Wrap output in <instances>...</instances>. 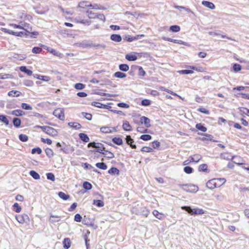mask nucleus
<instances>
[{
	"label": "nucleus",
	"instance_id": "nucleus-58",
	"mask_svg": "<svg viewBox=\"0 0 249 249\" xmlns=\"http://www.w3.org/2000/svg\"><path fill=\"white\" fill-rule=\"evenodd\" d=\"M197 110L200 112L204 113L207 115H209L210 114V111L204 107L199 108Z\"/></svg>",
	"mask_w": 249,
	"mask_h": 249
},
{
	"label": "nucleus",
	"instance_id": "nucleus-21",
	"mask_svg": "<svg viewBox=\"0 0 249 249\" xmlns=\"http://www.w3.org/2000/svg\"><path fill=\"white\" fill-rule=\"evenodd\" d=\"M46 155L49 158H52L54 156L53 150L50 148H47L45 150Z\"/></svg>",
	"mask_w": 249,
	"mask_h": 249
},
{
	"label": "nucleus",
	"instance_id": "nucleus-2",
	"mask_svg": "<svg viewBox=\"0 0 249 249\" xmlns=\"http://www.w3.org/2000/svg\"><path fill=\"white\" fill-rule=\"evenodd\" d=\"M226 182L224 178H213L209 180L206 183V186L210 189H213L215 188L220 187Z\"/></svg>",
	"mask_w": 249,
	"mask_h": 249
},
{
	"label": "nucleus",
	"instance_id": "nucleus-4",
	"mask_svg": "<svg viewBox=\"0 0 249 249\" xmlns=\"http://www.w3.org/2000/svg\"><path fill=\"white\" fill-rule=\"evenodd\" d=\"M77 7L82 9H85L87 10L90 9H99L100 7L96 4H92L89 1H81L78 3Z\"/></svg>",
	"mask_w": 249,
	"mask_h": 249
},
{
	"label": "nucleus",
	"instance_id": "nucleus-9",
	"mask_svg": "<svg viewBox=\"0 0 249 249\" xmlns=\"http://www.w3.org/2000/svg\"><path fill=\"white\" fill-rule=\"evenodd\" d=\"M140 123L141 124H144L146 128H149L151 127L150 120L145 116H142L141 117Z\"/></svg>",
	"mask_w": 249,
	"mask_h": 249
},
{
	"label": "nucleus",
	"instance_id": "nucleus-6",
	"mask_svg": "<svg viewBox=\"0 0 249 249\" xmlns=\"http://www.w3.org/2000/svg\"><path fill=\"white\" fill-rule=\"evenodd\" d=\"M16 219L21 224L27 223L30 220L28 215L25 213L17 215Z\"/></svg>",
	"mask_w": 249,
	"mask_h": 249
},
{
	"label": "nucleus",
	"instance_id": "nucleus-44",
	"mask_svg": "<svg viewBox=\"0 0 249 249\" xmlns=\"http://www.w3.org/2000/svg\"><path fill=\"white\" fill-rule=\"evenodd\" d=\"M74 88L78 90L83 89L85 88V85L82 83H76L74 85Z\"/></svg>",
	"mask_w": 249,
	"mask_h": 249
},
{
	"label": "nucleus",
	"instance_id": "nucleus-35",
	"mask_svg": "<svg viewBox=\"0 0 249 249\" xmlns=\"http://www.w3.org/2000/svg\"><path fill=\"white\" fill-rule=\"evenodd\" d=\"M196 127L197 129L202 132H206L207 131V128L200 123L197 124L196 125Z\"/></svg>",
	"mask_w": 249,
	"mask_h": 249
},
{
	"label": "nucleus",
	"instance_id": "nucleus-7",
	"mask_svg": "<svg viewBox=\"0 0 249 249\" xmlns=\"http://www.w3.org/2000/svg\"><path fill=\"white\" fill-rule=\"evenodd\" d=\"M53 115L61 120H64L65 119V114L63 109L57 108L53 112Z\"/></svg>",
	"mask_w": 249,
	"mask_h": 249
},
{
	"label": "nucleus",
	"instance_id": "nucleus-13",
	"mask_svg": "<svg viewBox=\"0 0 249 249\" xmlns=\"http://www.w3.org/2000/svg\"><path fill=\"white\" fill-rule=\"evenodd\" d=\"M221 158L226 160H232L235 156H232L229 153H223L220 155Z\"/></svg>",
	"mask_w": 249,
	"mask_h": 249
},
{
	"label": "nucleus",
	"instance_id": "nucleus-62",
	"mask_svg": "<svg viewBox=\"0 0 249 249\" xmlns=\"http://www.w3.org/2000/svg\"><path fill=\"white\" fill-rule=\"evenodd\" d=\"M160 143L157 141H155L152 142V145L155 149L158 148L160 146Z\"/></svg>",
	"mask_w": 249,
	"mask_h": 249
},
{
	"label": "nucleus",
	"instance_id": "nucleus-46",
	"mask_svg": "<svg viewBox=\"0 0 249 249\" xmlns=\"http://www.w3.org/2000/svg\"><path fill=\"white\" fill-rule=\"evenodd\" d=\"M194 214H202L204 213V211L202 209H194Z\"/></svg>",
	"mask_w": 249,
	"mask_h": 249
},
{
	"label": "nucleus",
	"instance_id": "nucleus-51",
	"mask_svg": "<svg viewBox=\"0 0 249 249\" xmlns=\"http://www.w3.org/2000/svg\"><path fill=\"white\" fill-rule=\"evenodd\" d=\"M183 170L186 174H191L193 172V169L190 166H185Z\"/></svg>",
	"mask_w": 249,
	"mask_h": 249
},
{
	"label": "nucleus",
	"instance_id": "nucleus-1",
	"mask_svg": "<svg viewBox=\"0 0 249 249\" xmlns=\"http://www.w3.org/2000/svg\"><path fill=\"white\" fill-rule=\"evenodd\" d=\"M93 9H88L86 13L80 15L78 17L77 22L85 25H89L91 21V19H96L100 20L102 22L105 20V17L103 14H98L92 11Z\"/></svg>",
	"mask_w": 249,
	"mask_h": 249
},
{
	"label": "nucleus",
	"instance_id": "nucleus-36",
	"mask_svg": "<svg viewBox=\"0 0 249 249\" xmlns=\"http://www.w3.org/2000/svg\"><path fill=\"white\" fill-rule=\"evenodd\" d=\"M30 175L35 179H38L40 178L39 175L34 170H31L30 172Z\"/></svg>",
	"mask_w": 249,
	"mask_h": 249
},
{
	"label": "nucleus",
	"instance_id": "nucleus-10",
	"mask_svg": "<svg viewBox=\"0 0 249 249\" xmlns=\"http://www.w3.org/2000/svg\"><path fill=\"white\" fill-rule=\"evenodd\" d=\"M139 36H143V35H138L137 36H131L129 35H125L124 37V40H126L128 42H132L133 41L138 40L139 39Z\"/></svg>",
	"mask_w": 249,
	"mask_h": 249
},
{
	"label": "nucleus",
	"instance_id": "nucleus-12",
	"mask_svg": "<svg viewBox=\"0 0 249 249\" xmlns=\"http://www.w3.org/2000/svg\"><path fill=\"white\" fill-rule=\"evenodd\" d=\"M96 146V147H95L94 148H95L97 149V152H98L100 153H102L103 154H105L104 152L106 151L105 150V148L104 147L103 144L100 143H97Z\"/></svg>",
	"mask_w": 249,
	"mask_h": 249
},
{
	"label": "nucleus",
	"instance_id": "nucleus-50",
	"mask_svg": "<svg viewBox=\"0 0 249 249\" xmlns=\"http://www.w3.org/2000/svg\"><path fill=\"white\" fill-rule=\"evenodd\" d=\"M42 51V48L38 47H35L32 49V52L34 53H39Z\"/></svg>",
	"mask_w": 249,
	"mask_h": 249
},
{
	"label": "nucleus",
	"instance_id": "nucleus-19",
	"mask_svg": "<svg viewBox=\"0 0 249 249\" xmlns=\"http://www.w3.org/2000/svg\"><path fill=\"white\" fill-rule=\"evenodd\" d=\"M80 139L84 142H89V138L88 135L85 133H81L79 135Z\"/></svg>",
	"mask_w": 249,
	"mask_h": 249
},
{
	"label": "nucleus",
	"instance_id": "nucleus-60",
	"mask_svg": "<svg viewBox=\"0 0 249 249\" xmlns=\"http://www.w3.org/2000/svg\"><path fill=\"white\" fill-rule=\"evenodd\" d=\"M151 104V101L148 99H143L142 101L141 104L144 106H149Z\"/></svg>",
	"mask_w": 249,
	"mask_h": 249
},
{
	"label": "nucleus",
	"instance_id": "nucleus-30",
	"mask_svg": "<svg viewBox=\"0 0 249 249\" xmlns=\"http://www.w3.org/2000/svg\"><path fill=\"white\" fill-rule=\"evenodd\" d=\"M120 171L116 167H112L110 168V175H119Z\"/></svg>",
	"mask_w": 249,
	"mask_h": 249
},
{
	"label": "nucleus",
	"instance_id": "nucleus-43",
	"mask_svg": "<svg viewBox=\"0 0 249 249\" xmlns=\"http://www.w3.org/2000/svg\"><path fill=\"white\" fill-rule=\"evenodd\" d=\"M96 166L101 169H106L107 166L104 162H98L96 164Z\"/></svg>",
	"mask_w": 249,
	"mask_h": 249
},
{
	"label": "nucleus",
	"instance_id": "nucleus-29",
	"mask_svg": "<svg viewBox=\"0 0 249 249\" xmlns=\"http://www.w3.org/2000/svg\"><path fill=\"white\" fill-rule=\"evenodd\" d=\"M13 123L15 127H19L21 124V120L18 118H15L13 119Z\"/></svg>",
	"mask_w": 249,
	"mask_h": 249
},
{
	"label": "nucleus",
	"instance_id": "nucleus-33",
	"mask_svg": "<svg viewBox=\"0 0 249 249\" xmlns=\"http://www.w3.org/2000/svg\"><path fill=\"white\" fill-rule=\"evenodd\" d=\"M181 209L186 212L189 214L193 215L194 214V209H192L190 206H182Z\"/></svg>",
	"mask_w": 249,
	"mask_h": 249
},
{
	"label": "nucleus",
	"instance_id": "nucleus-18",
	"mask_svg": "<svg viewBox=\"0 0 249 249\" xmlns=\"http://www.w3.org/2000/svg\"><path fill=\"white\" fill-rule=\"evenodd\" d=\"M202 4L211 9H214L215 8L214 4L208 1H203Z\"/></svg>",
	"mask_w": 249,
	"mask_h": 249
},
{
	"label": "nucleus",
	"instance_id": "nucleus-11",
	"mask_svg": "<svg viewBox=\"0 0 249 249\" xmlns=\"http://www.w3.org/2000/svg\"><path fill=\"white\" fill-rule=\"evenodd\" d=\"M126 142L127 143V144L129 145L130 146L132 149H136V145L135 144H133L132 143L134 142V140L132 139L130 136L128 135L125 138Z\"/></svg>",
	"mask_w": 249,
	"mask_h": 249
},
{
	"label": "nucleus",
	"instance_id": "nucleus-54",
	"mask_svg": "<svg viewBox=\"0 0 249 249\" xmlns=\"http://www.w3.org/2000/svg\"><path fill=\"white\" fill-rule=\"evenodd\" d=\"M141 151L142 152H152L153 151V150L152 148H151L150 147L143 146L141 149Z\"/></svg>",
	"mask_w": 249,
	"mask_h": 249
},
{
	"label": "nucleus",
	"instance_id": "nucleus-17",
	"mask_svg": "<svg viewBox=\"0 0 249 249\" xmlns=\"http://www.w3.org/2000/svg\"><path fill=\"white\" fill-rule=\"evenodd\" d=\"M7 94L10 97H18L21 93L20 91L13 90L8 92Z\"/></svg>",
	"mask_w": 249,
	"mask_h": 249
},
{
	"label": "nucleus",
	"instance_id": "nucleus-28",
	"mask_svg": "<svg viewBox=\"0 0 249 249\" xmlns=\"http://www.w3.org/2000/svg\"><path fill=\"white\" fill-rule=\"evenodd\" d=\"M114 76L116 78H124L126 76V75L125 73L124 72L121 71H117L114 73Z\"/></svg>",
	"mask_w": 249,
	"mask_h": 249
},
{
	"label": "nucleus",
	"instance_id": "nucleus-26",
	"mask_svg": "<svg viewBox=\"0 0 249 249\" xmlns=\"http://www.w3.org/2000/svg\"><path fill=\"white\" fill-rule=\"evenodd\" d=\"M58 196L64 200H67L69 199L70 196L69 195H67L63 192H60L58 194Z\"/></svg>",
	"mask_w": 249,
	"mask_h": 249
},
{
	"label": "nucleus",
	"instance_id": "nucleus-5",
	"mask_svg": "<svg viewBox=\"0 0 249 249\" xmlns=\"http://www.w3.org/2000/svg\"><path fill=\"white\" fill-rule=\"evenodd\" d=\"M178 186L183 190L189 193H196L198 190V187L197 186L192 184H179Z\"/></svg>",
	"mask_w": 249,
	"mask_h": 249
},
{
	"label": "nucleus",
	"instance_id": "nucleus-55",
	"mask_svg": "<svg viewBox=\"0 0 249 249\" xmlns=\"http://www.w3.org/2000/svg\"><path fill=\"white\" fill-rule=\"evenodd\" d=\"M92 105L95 106L96 107H100V108H102V107L105 108L107 106V105H103V104H100V103L96 102H93L92 103Z\"/></svg>",
	"mask_w": 249,
	"mask_h": 249
},
{
	"label": "nucleus",
	"instance_id": "nucleus-38",
	"mask_svg": "<svg viewBox=\"0 0 249 249\" xmlns=\"http://www.w3.org/2000/svg\"><path fill=\"white\" fill-rule=\"evenodd\" d=\"M0 121L6 125L9 124V121L5 115H0Z\"/></svg>",
	"mask_w": 249,
	"mask_h": 249
},
{
	"label": "nucleus",
	"instance_id": "nucleus-24",
	"mask_svg": "<svg viewBox=\"0 0 249 249\" xmlns=\"http://www.w3.org/2000/svg\"><path fill=\"white\" fill-rule=\"evenodd\" d=\"M123 128L125 131H131V126L127 121H125L123 124Z\"/></svg>",
	"mask_w": 249,
	"mask_h": 249
},
{
	"label": "nucleus",
	"instance_id": "nucleus-37",
	"mask_svg": "<svg viewBox=\"0 0 249 249\" xmlns=\"http://www.w3.org/2000/svg\"><path fill=\"white\" fill-rule=\"evenodd\" d=\"M180 28L178 25H172L171 26L169 30L173 32H178L180 31Z\"/></svg>",
	"mask_w": 249,
	"mask_h": 249
},
{
	"label": "nucleus",
	"instance_id": "nucleus-48",
	"mask_svg": "<svg viewBox=\"0 0 249 249\" xmlns=\"http://www.w3.org/2000/svg\"><path fill=\"white\" fill-rule=\"evenodd\" d=\"M201 159V156L199 154H195L193 156V161L197 162Z\"/></svg>",
	"mask_w": 249,
	"mask_h": 249
},
{
	"label": "nucleus",
	"instance_id": "nucleus-40",
	"mask_svg": "<svg viewBox=\"0 0 249 249\" xmlns=\"http://www.w3.org/2000/svg\"><path fill=\"white\" fill-rule=\"evenodd\" d=\"M178 72L180 74H188L193 73L194 71L193 70H183L178 71Z\"/></svg>",
	"mask_w": 249,
	"mask_h": 249
},
{
	"label": "nucleus",
	"instance_id": "nucleus-49",
	"mask_svg": "<svg viewBox=\"0 0 249 249\" xmlns=\"http://www.w3.org/2000/svg\"><path fill=\"white\" fill-rule=\"evenodd\" d=\"M83 187L84 189L89 190L91 189L92 185L89 182L86 181L83 183Z\"/></svg>",
	"mask_w": 249,
	"mask_h": 249
},
{
	"label": "nucleus",
	"instance_id": "nucleus-39",
	"mask_svg": "<svg viewBox=\"0 0 249 249\" xmlns=\"http://www.w3.org/2000/svg\"><path fill=\"white\" fill-rule=\"evenodd\" d=\"M141 140L147 141L152 139V136L149 134H143L140 136V138Z\"/></svg>",
	"mask_w": 249,
	"mask_h": 249
},
{
	"label": "nucleus",
	"instance_id": "nucleus-16",
	"mask_svg": "<svg viewBox=\"0 0 249 249\" xmlns=\"http://www.w3.org/2000/svg\"><path fill=\"white\" fill-rule=\"evenodd\" d=\"M63 247L65 249H68L71 245V241L69 238H66L63 241Z\"/></svg>",
	"mask_w": 249,
	"mask_h": 249
},
{
	"label": "nucleus",
	"instance_id": "nucleus-8",
	"mask_svg": "<svg viewBox=\"0 0 249 249\" xmlns=\"http://www.w3.org/2000/svg\"><path fill=\"white\" fill-rule=\"evenodd\" d=\"M2 31H3L5 33L17 36H22L24 35V33L22 32H14L12 30H10L6 28H3Z\"/></svg>",
	"mask_w": 249,
	"mask_h": 249
},
{
	"label": "nucleus",
	"instance_id": "nucleus-27",
	"mask_svg": "<svg viewBox=\"0 0 249 249\" xmlns=\"http://www.w3.org/2000/svg\"><path fill=\"white\" fill-rule=\"evenodd\" d=\"M36 77L37 79L41 80L42 81L48 82L50 80L51 78L49 76H44V75H36Z\"/></svg>",
	"mask_w": 249,
	"mask_h": 249
},
{
	"label": "nucleus",
	"instance_id": "nucleus-64",
	"mask_svg": "<svg viewBox=\"0 0 249 249\" xmlns=\"http://www.w3.org/2000/svg\"><path fill=\"white\" fill-rule=\"evenodd\" d=\"M139 75L143 76L145 75V72L142 67H139Z\"/></svg>",
	"mask_w": 249,
	"mask_h": 249
},
{
	"label": "nucleus",
	"instance_id": "nucleus-14",
	"mask_svg": "<svg viewBox=\"0 0 249 249\" xmlns=\"http://www.w3.org/2000/svg\"><path fill=\"white\" fill-rule=\"evenodd\" d=\"M110 39L115 42H119L122 40V38L120 35L112 34L110 37Z\"/></svg>",
	"mask_w": 249,
	"mask_h": 249
},
{
	"label": "nucleus",
	"instance_id": "nucleus-42",
	"mask_svg": "<svg viewBox=\"0 0 249 249\" xmlns=\"http://www.w3.org/2000/svg\"><path fill=\"white\" fill-rule=\"evenodd\" d=\"M232 69L234 72H237L241 70V66L238 64H234L232 66Z\"/></svg>",
	"mask_w": 249,
	"mask_h": 249
},
{
	"label": "nucleus",
	"instance_id": "nucleus-41",
	"mask_svg": "<svg viewBox=\"0 0 249 249\" xmlns=\"http://www.w3.org/2000/svg\"><path fill=\"white\" fill-rule=\"evenodd\" d=\"M208 166L206 164H202L199 165L198 171L200 172H207L208 170Z\"/></svg>",
	"mask_w": 249,
	"mask_h": 249
},
{
	"label": "nucleus",
	"instance_id": "nucleus-3",
	"mask_svg": "<svg viewBox=\"0 0 249 249\" xmlns=\"http://www.w3.org/2000/svg\"><path fill=\"white\" fill-rule=\"evenodd\" d=\"M35 128H40L42 131L52 137L56 136L58 134V132L55 129L49 126L36 125Z\"/></svg>",
	"mask_w": 249,
	"mask_h": 249
},
{
	"label": "nucleus",
	"instance_id": "nucleus-47",
	"mask_svg": "<svg viewBox=\"0 0 249 249\" xmlns=\"http://www.w3.org/2000/svg\"><path fill=\"white\" fill-rule=\"evenodd\" d=\"M19 139L23 142H25L28 141V137L27 135L22 134L19 135Z\"/></svg>",
	"mask_w": 249,
	"mask_h": 249
},
{
	"label": "nucleus",
	"instance_id": "nucleus-20",
	"mask_svg": "<svg viewBox=\"0 0 249 249\" xmlns=\"http://www.w3.org/2000/svg\"><path fill=\"white\" fill-rule=\"evenodd\" d=\"M153 214L157 218L160 220H161L163 218L164 214L159 213L157 210H154L153 211Z\"/></svg>",
	"mask_w": 249,
	"mask_h": 249
},
{
	"label": "nucleus",
	"instance_id": "nucleus-34",
	"mask_svg": "<svg viewBox=\"0 0 249 249\" xmlns=\"http://www.w3.org/2000/svg\"><path fill=\"white\" fill-rule=\"evenodd\" d=\"M119 68L120 71H127L129 70V66L125 64H121L119 65Z\"/></svg>",
	"mask_w": 249,
	"mask_h": 249
},
{
	"label": "nucleus",
	"instance_id": "nucleus-52",
	"mask_svg": "<svg viewBox=\"0 0 249 249\" xmlns=\"http://www.w3.org/2000/svg\"><path fill=\"white\" fill-rule=\"evenodd\" d=\"M137 130L138 132H139L142 133H147L148 129L147 128H144L142 126H138L137 128Z\"/></svg>",
	"mask_w": 249,
	"mask_h": 249
},
{
	"label": "nucleus",
	"instance_id": "nucleus-59",
	"mask_svg": "<svg viewBox=\"0 0 249 249\" xmlns=\"http://www.w3.org/2000/svg\"><path fill=\"white\" fill-rule=\"evenodd\" d=\"M42 152V150L40 148L37 147L32 149V154H34L36 153H37L38 154H40Z\"/></svg>",
	"mask_w": 249,
	"mask_h": 249
},
{
	"label": "nucleus",
	"instance_id": "nucleus-15",
	"mask_svg": "<svg viewBox=\"0 0 249 249\" xmlns=\"http://www.w3.org/2000/svg\"><path fill=\"white\" fill-rule=\"evenodd\" d=\"M12 115L16 116H21L25 115V113L21 109H16L13 110L11 113Z\"/></svg>",
	"mask_w": 249,
	"mask_h": 249
},
{
	"label": "nucleus",
	"instance_id": "nucleus-23",
	"mask_svg": "<svg viewBox=\"0 0 249 249\" xmlns=\"http://www.w3.org/2000/svg\"><path fill=\"white\" fill-rule=\"evenodd\" d=\"M112 141L114 143L118 145H120L123 144V140L119 137H114L112 138Z\"/></svg>",
	"mask_w": 249,
	"mask_h": 249
},
{
	"label": "nucleus",
	"instance_id": "nucleus-63",
	"mask_svg": "<svg viewBox=\"0 0 249 249\" xmlns=\"http://www.w3.org/2000/svg\"><path fill=\"white\" fill-rule=\"evenodd\" d=\"M74 219L76 222H80L82 220V216L80 214L77 213L75 215Z\"/></svg>",
	"mask_w": 249,
	"mask_h": 249
},
{
	"label": "nucleus",
	"instance_id": "nucleus-45",
	"mask_svg": "<svg viewBox=\"0 0 249 249\" xmlns=\"http://www.w3.org/2000/svg\"><path fill=\"white\" fill-rule=\"evenodd\" d=\"M190 68L194 70H196L198 72H204L205 71V69L202 67H196L195 66H190Z\"/></svg>",
	"mask_w": 249,
	"mask_h": 249
},
{
	"label": "nucleus",
	"instance_id": "nucleus-56",
	"mask_svg": "<svg viewBox=\"0 0 249 249\" xmlns=\"http://www.w3.org/2000/svg\"><path fill=\"white\" fill-rule=\"evenodd\" d=\"M41 141L44 143H47L49 145H51L52 143V141L50 139H45L43 138H41Z\"/></svg>",
	"mask_w": 249,
	"mask_h": 249
},
{
	"label": "nucleus",
	"instance_id": "nucleus-25",
	"mask_svg": "<svg viewBox=\"0 0 249 249\" xmlns=\"http://www.w3.org/2000/svg\"><path fill=\"white\" fill-rule=\"evenodd\" d=\"M13 210L16 213H20L21 211V207L18 203H15L13 205Z\"/></svg>",
	"mask_w": 249,
	"mask_h": 249
},
{
	"label": "nucleus",
	"instance_id": "nucleus-53",
	"mask_svg": "<svg viewBox=\"0 0 249 249\" xmlns=\"http://www.w3.org/2000/svg\"><path fill=\"white\" fill-rule=\"evenodd\" d=\"M21 107L23 109H25V110H32V107L30 105H29L26 103H22Z\"/></svg>",
	"mask_w": 249,
	"mask_h": 249
},
{
	"label": "nucleus",
	"instance_id": "nucleus-22",
	"mask_svg": "<svg viewBox=\"0 0 249 249\" xmlns=\"http://www.w3.org/2000/svg\"><path fill=\"white\" fill-rule=\"evenodd\" d=\"M125 59L128 61H135L137 59V56L134 54H127L125 55Z\"/></svg>",
	"mask_w": 249,
	"mask_h": 249
},
{
	"label": "nucleus",
	"instance_id": "nucleus-57",
	"mask_svg": "<svg viewBox=\"0 0 249 249\" xmlns=\"http://www.w3.org/2000/svg\"><path fill=\"white\" fill-rule=\"evenodd\" d=\"M172 42L175 43L179 44H182V45H186V46H188V43L184 42V41H183L182 40H180L174 39H173Z\"/></svg>",
	"mask_w": 249,
	"mask_h": 249
},
{
	"label": "nucleus",
	"instance_id": "nucleus-32",
	"mask_svg": "<svg viewBox=\"0 0 249 249\" xmlns=\"http://www.w3.org/2000/svg\"><path fill=\"white\" fill-rule=\"evenodd\" d=\"M68 125L73 128L79 129L81 127V125L76 122H70L68 123Z\"/></svg>",
	"mask_w": 249,
	"mask_h": 249
},
{
	"label": "nucleus",
	"instance_id": "nucleus-31",
	"mask_svg": "<svg viewBox=\"0 0 249 249\" xmlns=\"http://www.w3.org/2000/svg\"><path fill=\"white\" fill-rule=\"evenodd\" d=\"M93 204L98 207H102L104 206V203L101 200H94L93 201Z\"/></svg>",
	"mask_w": 249,
	"mask_h": 249
},
{
	"label": "nucleus",
	"instance_id": "nucleus-61",
	"mask_svg": "<svg viewBox=\"0 0 249 249\" xmlns=\"http://www.w3.org/2000/svg\"><path fill=\"white\" fill-rule=\"evenodd\" d=\"M47 178L48 179L51 180L52 181H54L55 177L54 175L52 173H48L47 174Z\"/></svg>",
	"mask_w": 249,
	"mask_h": 249
}]
</instances>
